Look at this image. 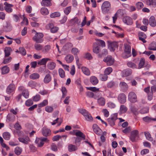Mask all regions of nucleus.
Wrapping results in <instances>:
<instances>
[{"instance_id":"59","label":"nucleus","mask_w":156,"mask_h":156,"mask_svg":"<svg viewBox=\"0 0 156 156\" xmlns=\"http://www.w3.org/2000/svg\"><path fill=\"white\" fill-rule=\"evenodd\" d=\"M87 88L88 90L94 92L99 91V88L95 87H87Z\"/></svg>"},{"instance_id":"57","label":"nucleus","mask_w":156,"mask_h":156,"mask_svg":"<svg viewBox=\"0 0 156 156\" xmlns=\"http://www.w3.org/2000/svg\"><path fill=\"white\" fill-rule=\"evenodd\" d=\"M60 76L62 78L65 77V73L64 70L62 69H59L58 70Z\"/></svg>"},{"instance_id":"60","label":"nucleus","mask_w":156,"mask_h":156,"mask_svg":"<svg viewBox=\"0 0 156 156\" xmlns=\"http://www.w3.org/2000/svg\"><path fill=\"white\" fill-rule=\"evenodd\" d=\"M115 86V83L113 81L108 82L107 84V87L109 88H111Z\"/></svg>"},{"instance_id":"25","label":"nucleus","mask_w":156,"mask_h":156,"mask_svg":"<svg viewBox=\"0 0 156 156\" xmlns=\"http://www.w3.org/2000/svg\"><path fill=\"white\" fill-rule=\"evenodd\" d=\"M97 102L98 104L101 106L104 105L105 103V100L103 97H101L98 99Z\"/></svg>"},{"instance_id":"49","label":"nucleus","mask_w":156,"mask_h":156,"mask_svg":"<svg viewBox=\"0 0 156 156\" xmlns=\"http://www.w3.org/2000/svg\"><path fill=\"white\" fill-rule=\"evenodd\" d=\"M75 144L77 146H79L80 145V142L82 140V138L79 137H75Z\"/></svg>"},{"instance_id":"18","label":"nucleus","mask_w":156,"mask_h":156,"mask_svg":"<svg viewBox=\"0 0 156 156\" xmlns=\"http://www.w3.org/2000/svg\"><path fill=\"white\" fill-rule=\"evenodd\" d=\"M51 133V131L49 129L45 127L43 128L42 134L43 136H46L49 135Z\"/></svg>"},{"instance_id":"35","label":"nucleus","mask_w":156,"mask_h":156,"mask_svg":"<svg viewBox=\"0 0 156 156\" xmlns=\"http://www.w3.org/2000/svg\"><path fill=\"white\" fill-rule=\"evenodd\" d=\"M2 136L3 138L7 140H9L10 139L11 135L9 132H5L3 133Z\"/></svg>"},{"instance_id":"8","label":"nucleus","mask_w":156,"mask_h":156,"mask_svg":"<svg viewBox=\"0 0 156 156\" xmlns=\"http://www.w3.org/2000/svg\"><path fill=\"white\" fill-rule=\"evenodd\" d=\"M108 48L111 51H114L116 48L117 47L116 42L115 41L112 42L108 41Z\"/></svg>"},{"instance_id":"16","label":"nucleus","mask_w":156,"mask_h":156,"mask_svg":"<svg viewBox=\"0 0 156 156\" xmlns=\"http://www.w3.org/2000/svg\"><path fill=\"white\" fill-rule=\"evenodd\" d=\"M18 140L20 142L26 144H28L30 141V139L27 136L25 137H19Z\"/></svg>"},{"instance_id":"62","label":"nucleus","mask_w":156,"mask_h":156,"mask_svg":"<svg viewBox=\"0 0 156 156\" xmlns=\"http://www.w3.org/2000/svg\"><path fill=\"white\" fill-rule=\"evenodd\" d=\"M45 110L48 112H51L53 110V108L52 107L48 106L45 107Z\"/></svg>"},{"instance_id":"6","label":"nucleus","mask_w":156,"mask_h":156,"mask_svg":"<svg viewBox=\"0 0 156 156\" xmlns=\"http://www.w3.org/2000/svg\"><path fill=\"white\" fill-rule=\"evenodd\" d=\"M117 119V115L114 114L112 115L110 118L107 119V121L111 126H113L115 125V121Z\"/></svg>"},{"instance_id":"33","label":"nucleus","mask_w":156,"mask_h":156,"mask_svg":"<svg viewBox=\"0 0 156 156\" xmlns=\"http://www.w3.org/2000/svg\"><path fill=\"white\" fill-rule=\"evenodd\" d=\"M147 5L154 7L156 6V0H147Z\"/></svg>"},{"instance_id":"9","label":"nucleus","mask_w":156,"mask_h":156,"mask_svg":"<svg viewBox=\"0 0 156 156\" xmlns=\"http://www.w3.org/2000/svg\"><path fill=\"white\" fill-rule=\"evenodd\" d=\"M73 134L75 135L77 137L82 138L83 140L85 139V135L80 131L78 130H75L73 131Z\"/></svg>"},{"instance_id":"38","label":"nucleus","mask_w":156,"mask_h":156,"mask_svg":"<svg viewBox=\"0 0 156 156\" xmlns=\"http://www.w3.org/2000/svg\"><path fill=\"white\" fill-rule=\"evenodd\" d=\"M145 63V59L144 58H142L140 59L138 64V66L137 69H140L143 68L144 66Z\"/></svg>"},{"instance_id":"39","label":"nucleus","mask_w":156,"mask_h":156,"mask_svg":"<svg viewBox=\"0 0 156 156\" xmlns=\"http://www.w3.org/2000/svg\"><path fill=\"white\" fill-rule=\"evenodd\" d=\"M41 12L43 15H46L49 13L48 9L45 7H42L41 9Z\"/></svg>"},{"instance_id":"63","label":"nucleus","mask_w":156,"mask_h":156,"mask_svg":"<svg viewBox=\"0 0 156 156\" xmlns=\"http://www.w3.org/2000/svg\"><path fill=\"white\" fill-rule=\"evenodd\" d=\"M19 52L23 55H25L26 54V52L25 49L23 48H19Z\"/></svg>"},{"instance_id":"44","label":"nucleus","mask_w":156,"mask_h":156,"mask_svg":"<svg viewBox=\"0 0 156 156\" xmlns=\"http://www.w3.org/2000/svg\"><path fill=\"white\" fill-rule=\"evenodd\" d=\"M60 15V13L59 12H55L51 13L50 16L51 18H54L59 17Z\"/></svg>"},{"instance_id":"37","label":"nucleus","mask_w":156,"mask_h":156,"mask_svg":"<svg viewBox=\"0 0 156 156\" xmlns=\"http://www.w3.org/2000/svg\"><path fill=\"white\" fill-rule=\"evenodd\" d=\"M127 65L128 67L132 69H137V65L134 63H133L132 62H128L127 63Z\"/></svg>"},{"instance_id":"50","label":"nucleus","mask_w":156,"mask_h":156,"mask_svg":"<svg viewBox=\"0 0 156 156\" xmlns=\"http://www.w3.org/2000/svg\"><path fill=\"white\" fill-rule=\"evenodd\" d=\"M22 94L25 98H27L29 97V92L27 90H26L23 91Z\"/></svg>"},{"instance_id":"5","label":"nucleus","mask_w":156,"mask_h":156,"mask_svg":"<svg viewBox=\"0 0 156 156\" xmlns=\"http://www.w3.org/2000/svg\"><path fill=\"white\" fill-rule=\"evenodd\" d=\"M128 99L131 102L134 103L137 101L136 94L133 92H129L128 94Z\"/></svg>"},{"instance_id":"51","label":"nucleus","mask_w":156,"mask_h":156,"mask_svg":"<svg viewBox=\"0 0 156 156\" xmlns=\"http://www.w3.org/2000/svg\"><path fill=\"white\" fill-rule=\"evenodd\" d=\"M48 104V101L47 100H45L43 101L38 105L39 107H42L47 105Z\"/></svg>"},{"instance_id":"26","label":"nucleus","mask_w":156,"mask_h":156,"mask_svg":"<svg viewBox=\"0 0 156 156\" xmlns=\"http://www.w3.org/2000/svg\"><path fill=\"white\" fill-rule=\"evenodd\" d=\"M68 148L69 152L74 151L77 149V146H76L72 144H69L68 145Z\"/></svg>"},{"instance_id":"40","label":"nucleus","mask_w":156,"mask_h":156,"mask_svg":"<svg viewBox=\"0 0 156 156\" xmlns=\"http://www.w3.org/2000/svg\"><path fill=\"white\" fill-rule=\"evenodd\" d=\"M34 47L36 50L39 51L42 49L43 46L42 45L37 43L34 44Z\"/></svg>"},{"instance_id":"27","label":"nucleus","mask_w":156,"mask_h":156,"mask_svg":"<svg viewBox=\"0 0 156 156\" xmlns=\"http://www.w3.org/2000/svg\"><path fill=\"white\" fill-rule=\"evenodd\" d=\"M65 59L67 63H70L73 60L74 57L71 55H69L66 56Z\"/></svg>"},{"instance_id":"53","label":"nucleus","mask_w":156,"mask_h":156,"mask_svg":"<svg viewBox=\"0 0 156 156\" xmlns=\"http://www.w3.org/2000/svg\"><path fill=\"white\" fill-rule=\"evenodd\" d=\"M131 55V53L124 51L122 55V57L124 58H127Z\"/></svg>"},{"instance_id":"4","label":"nucleus","mask_w":156,"mask_h":156,"mask_svg":"<svg viewBox=\"0 0 156 156\" xmlns=\"http://www.w3.org/2000/svg\"><path fill=\"white\" fill-rule=\"evenodd\" d=\"M138 131L137 130H135L131 132L130 136V139L133 142H135L138 137Z\"/></svg>"},{"instance_id":"32","label":"nucleus","mask_w":156,"mask_h":156,"mask_svg":"<svg viewBox=\"0 0 156 156\" xmlns=\"http://www.w3.org/2000/svg\"><path fill=\"white\" fill-rule=\"evenodd\" d=\"M41 4L42 6H48L51 5L50 0H42Z\"/></svg>"},{"instance_id":"23","label":"nucleus","mask_w":156,"mask_h":156,"mask_svg":"<svg viewBox=\"0 0 156 156\" xmlns=\"http://www.w3.org/2000/svg\"><path fill=\"white\" fill-rule=\"evenodd\" d=\"M12 51V50L11 48L9 47L5 48L4 50L5 56H9L10 55V53Z\"/></svg>"},{"instance_id":"58","label":"nucleus","mask_w":156,"mask_h":156,"mask_svg":"<svg viewBox=\"0 0 156 156\" xmlns=\"http://www.w3.org/2000/svg\"><path fill=\"white\" fill-rule=\"evenodd\" d=\"M59 30V28L56 26H54L53 25V27L50 30V31L52 33H54L57 32Z\"/></svg>"},{"instance_id":"17","label":"nucleus","mask_w":156,"mask_h":156,"mask_svg":"<svg viewBox=\"0 0 156 156\" xmlns=\"http://www.w3.org/2000/svg\"><path fill=\"white\" fill-rule=\"evenodd\" d=\"M149 23L152 27H154L156 26V22L155 18L153 16L150 17L149 19Z\"/></svg>"},{"instance_id":"21","label":"nucleus","mask_w":156,"mask_h":156,"mask_svg":"<svg viewBox=\"0 0 156 156\" xmlns=\"http://www.w3.org/2000/svg\"><path fill=\"white\" fill-rule=\"evenodd\" d=\"M90 83L93 85H96L98 83V80L97 78L95 76H92L90 78Z\"/></svg>"},{"instance_id":"14","label":"nucleus","mask_w":156,"mask_h":156,"mask_svg":"<svg viewBox=\"0 0 156 156\" xmlns=\"http://www.w3.org/2000/svg\"><path fill=\"white\" fill-rule=\"evenodd\" d=\"M94 132L96 134L100 135L101 131V129L96 124H94L92 126Z\"/></svg>"},{"instance_id":"56","label":"nucleus","mask_w":156,"mask_h":156,"mask_svg":"<svg viewBox=\"0 0 156 156\" xmlns=\"http://www.w3.org/2000/svg\"><path fill=\"white\" fill-rule=\"evenodd\" d=\"M136 8L138 9H141L144 6V5L141 2H138L136 4Z\"/></svg>"},{"instance_id":"43","label":"nucleus","mask_w":156,"mask_h":156,"mask_svg":"<svg viewBox=\"0 0 156 156\" xmlns=\"http://www.w3.org/2000/svg\"><path fill=\"white\" fill-rule=\"evenodd\" d=\"M9 69L6 66H4L2 69V74L8 73L9 71Z\"/></svg>"},{"instance_id":"30","label":"nucleus","mask_w":156,"mask_h":156,"mask_svg":"<svg viewBox=\"0 0 156 156\" xmlns=\"http://www.w3.org/2000/svg\"><path fill=\"white\" fill-rule=\"evenodd\" d=\"M51 76L49 74H48L45 76L44 79V82L45 83H48L51 81Z\"/></svg>"},{"instance_id":"2","label":"nucleus","mask_w":156,"mask_h":156,"mask_svg":"<svg viewBox=\"0 0 156 156\" xmlns=\"http://www.w3.org/2000/svg\"><path fill=\"white\" fill-rule=\"evenodd\" d=\"M111 7V4L108 1H105L102 4L101 9L104 13H107L109 11Z\"/></svg>"},{"instance_id":"34","label":"nucleus","mask_w":156,"mask_h":156,"mask_svg":"<svg viewBox=\"0 0 156 156\" xmlns=\"http://www.w3.org/2000/svg\"><path fill=\"white\" fill-rule=\"evenodd\" d=\"M4 27L7 29V31H11L12 28L11 23L9 21H7L6 22V24L4 26Z\"/></svg>"},{"instance_id":"29","label":"nucleus","mask_w":156,"mask_h":156,"mask_svg":"<svg viewBox=\"0 0 156 156\" xmlns=\"http://www.w3.org/2000/svg\"><path fill=\"white\" fill-rule=\"evenodd\" d=\"M56 66L55 63L54 62H51L47 64V66L48 69L50 70L54 69Z\"/></svg>"},{"instance_id":"10","label":"nucleus","mask_w":156,"mask_h":156,"mask_svg":"<svg viewBox=\"0 0 156 156\" xmlns=\"http://www.w3.org/2000/svg\"><path fill=\"white\" fill-rule=\"evenodd\" d=\"M15 89V85L13 84H10L7 87L6 92L8 94H10L14 92Z\"/></svg>"},{"instance_id":"46","label":"nucleus","mask_w":156,"mask_h":156,"mask_svg":"<svg viewBox=\"0 0 156 156\" xmlns=\"http://www.w3.org/2000/svg\"><path fill=\"white\" fill-rule=\"evenodd\" d=\"M148 49L151 50H156V44L155 43H151Z\"/></svg>"},{"instance_id":"3","label":"nucleus","mask_w":156,"mask_h":156,"mask_svg":"<svg viewBox=\"0 0 156 156\" xmlns=\"http://www.w3.org/2000/svg\"><path fill=\"white\" fill-rule=\"evenodd\" d=\"M43 34L41 33H37L32 38L33 40L37 43H41L43 41L42 38L43 37Z\"/></svg>"},{"instance_id":"48","label":"nucleus","mask_w":156,"mask_h":156,"mask_svg":"<svg viewBox=\"0 0 156 156\" xmlns=\"http://www.w3.org/2000/svg\"><path fill=\"white\" fill-rule=\"evenodd\" d=\"M22 151V149L19 147H16L14 150L15 154L17 155H19L21 154Z\"/></svg>"},{"instance_id":"45","label":"nucleus","mask_w":156,"mask_h":156,"mask_svg":"<svg viewBox=\"0 0 156 156\" xmlns=\"http://www.w3.org/2000/svg\"><path fill=\"white\" fill-rule=\"evenodd\" d=\"M51 49V47L50 45H47L45 46L42 49V51L44 53H46L49 51Z\"/></svg>"},{"instance_id":"15","label":"nucleus","mask_w":156,"mask_h":156,"mask_svg":"<svg viewBox=\"0 0 156 156\" xmlns=\"http://www.w3.org/2000/svg\"><path fill=\"white\" fill-rule=\"evenodd\" d=\"M51 60V59L49 58H46L42 59L40 61H38L37 63L40 65H45L47 62Z\"/></svg>"},{"instance_id":"20","label":"nucleus","mask_w":156,"mask_h":156,"mask_svg":"<svg viewBox=\"0 0 156 156\" xmlns=\"http://www.w3.org/2000/svg\"><path fill=\"white\" fill-rule=\"evenodd\" d=\"M100 51V48L97 43H95L93 44V52L96 54L99 53Z\"/></svg>"},{"instance_id":"1","label":"nucleus","mask_w":156,"mask_h":156,"mask_svg":"<svg viewBox=\"0 0 156 156\" xmlns=\"http://www.w3.org/2000/svg\"><path fill=\"white\" fill-rule=\"evenodd\" d=\"M79 112L81 113L84 117L86 120L88 121H91L93 120V118L91 115L85 109H80Z\"/></svg>"},{"instance_id":"54","label":"nucleus","mask_w":156,"mask_h":156,"mask_svg":"<svg viewBox=\"0 0 156 156\" xmlns=\"http://www.w3.org/2000/svg\"><path fill=\"white\" fill-rule=\"evenodd\" d=\"M120 110L122 113H124L127 110V107L124 105H121L120 106Z\"/></svg>"},{"instance_id":"42","label":"nucleus","mask_w":156,"mask_h":156,"mask_svg":"<svg viewBox=\"0 0 156 156\" xmlns=\"http://www.w3.org/2000/svg\"><path fill=\"white\" fill-rule=\"evenodd\" d=\"M39 75L37 73H34L31 74L30 76V78L33 80H36L39 78Z\"/></svg>"},{"instance_id":"47","label":"nucleus","mask_w":156,"mask_h":156,"mask_svg":"<svg viewBox=\"0 0 156 156\" xmlns=\"http://www.w3.org/2000/svg\"><path fill=\"white\" fill-rule=\"evenodd\" d=\"M35 142L37 144V146L38 147H42L44 144V142L39 139V138H37Z\"/></svg>"},{"instance_id":"31","label":"nucleus","mask_w":156,"mask_h":156,"mask_svg":"<svg viewBox=\"0 0 156 156\" xmlns=\"http://www.w3.org/2000/svg\"><path fill=\"white\" fill-rule=\"evenodd\" d=\"M130 109L131 111L135 115H137L138 114V109L135 106L133 105H132L131 106Z\"/></svg>"},{"instance_id":"61","label":"nucleus","mask_w":156,"mask_h":156,"mask_svg":"<svg viewBox=\"0 0 156 156\" xmlns=\"http://www.w3.org/2000/svg\"><path fill=\"white\" fill-rule=\"evenodd\" d=\"M79 50L76 48H73L71 50V52L74 55H77L79 53Z\"/></svg>"},{"instance_id":"41","label":"nucleus","mask_w":156,"mask_h":156,"mask_svg":"<svg viewBox=\"0 0 156 156\" xmlns=\"http://www.w3.org/2000/svg\"><path fill=\"white\" fill-rule=\"evenodd\" d=\"M154 118L149 116H146L143 118V120L147 122H149L152 121H154Z\"/></svg>"},{"instance_id":"19","label":"nucleus","mask_w":156,"mask_h":156,"mask_svg":"<svg viewBox=\"0 0 156 156\" xmlns=\"http://www.w3.org/2000/svg\"><path fill=\"white\" fill-rule=\"evenodd\" d=\"M132 73V70L129 69L125 70L123 71L122 75L123 76H128L131 74Z\"/></svg>"},{"instance_id":"7","label":"nucleus","mask_w":156,"mask_h":156,"mask_svg":"<svg viewBox=\"0 0 156 156\" xmlns=\"http://www.w3.org/2000/svg\"><path fill=\"white\" fill-rule=\"evenodd\" d=\"M103 61L107 63L108 66H111L114 62V59L111 56H108L104 58Z\"/></svg>"},{"instance_id":"28","label":"nucleus","mask_w":156,"mask_h":156,"mask_svg":"<svg viewBox=\"0 0 156 156\" xmlns=\"http://www.w3.org/2000/svg\"><path fill=\"white\" fill-rule=\"evenodd\" d=\"M81 69L83 73L86 75L89 76L90 75V72L88 68L86 67L83 66Z\"/></svg>"},{"instance_id":"11","label":"nucleus","mask_w":156,"mask_h":156,"mask_svg":"<svg viewBox=\"0 0 156 156\" xmlns=\"http://www.w3.org/2000/svg\"><path fill=\"white\" fill-rule=\"evenodd\" d=\"M4 5H5L4 9L6 12L10 13L12 12V9L11 7L13 6V5L8 4L7 2H5L4 3Z\"/></svg>"},{"instance_id":"13","label":"nucleus","mask_w":156,"mask_h":156,"mask_svg":"<svg viewBox=\"0 0 156 156\" xmlns=\"http://www.w3.org/2000/svg\"><path fill=\"white\" fill-rule=\"evenodd\" d=\"M118 100L121 103L123 104L126 101V97L124 94H120L118 97Z\"/></svg>"},{"instance_id":"64","label":"nucleus","mask_w":156,"mask_h":156,"mask_svg":"<svg viewBox=\"0 0 156 156\" xmlns=\"http://www.w3.org/2000/svg\"><path fill=\"white\" fill-rule=\"evenodd\" d=\"M100 77L102 81H105L106 80L108 79L107 75L105 73L104 74L101 75Z\"/></svg>"},{"instance_id":"36","label":"nucleus","mask_w":156,"mask_h":156,"mask_svg":"<svg viewBox=\"0 0 156 156\" xmlns=\"http://www.w3.org/2000/svg\"><path fill=\"white\" fill-rule=\"evenodd\" d=\"M144 134L147 140L150 141H153V138L151 137V135L149 132L147 131L145 132H144Z\"/></svg>"},{"instance_id":"55","label":"nucleus","mask_w":156,"mask_h":156,"mask_svg":"<svg viewBox=\"0 0 156 156\" xmlns=\"http://www.w3.org/2000/svg\"><path fill=\"white\" fill-rule=\"evenodd\" d=\"M33 104L32 100L30 99L27 100L25 102V105L29 107L32 105Z\"/></svg>"},{"instance_id":"24","label":"nucleus","mask_w":156,"mask_h":156,"mask_svg":"<svg viewBox=\"0 0 156 156\" xmlns=\"http://www.w3.org/2000/svg\"><path fill=\"white\" fill-rule=\"evenodd\" d=\"M119 85L121 89L123 90H126L128 88V85L124 82H120Z\"/></svg>"},{"instance_id":"52","label":"nucleus","mask_w":156,"mask_h":156,"mask_svg":"<svg viewBox=\"0 0 156 156\" xmlns=\"http://www.w3.org/2000/svg\"><path fill=\"white\" fill-rule=\"evenodd\" d=\"M112 71V69L111 67H109L107 68L104 71V73L108 75H109Z\"/></svg>"},{"instance_id":"22","label":"nucleus","mask_w":156,"mask_h":156,"mask_svg":"<svg viewBox=\"0 0 156 156\" xmlns=\"http://www.w3.org/2000/svg\"><path fill=\"white\" fill-rule=\"evenodd\" d=\"M15 116L14 115L12 114H9L7 117V121L13 122L15 120Z\"/></svg>"},{"instance_id":"12","label":"nucleus","mask_w":156,"mask_h":156,"mask_svg":"<svg viewBox=\"0 0 156 156\" xmlns=\"http://www.w3.org/2000/svg\"><path fill=\"white\" fill-rule=\"evenodd\" d=\"M123 21L125 23L128 25H131L133 23L132 18L129 16L124 17L123 19Z\"/></svg>"}]
</instances>
